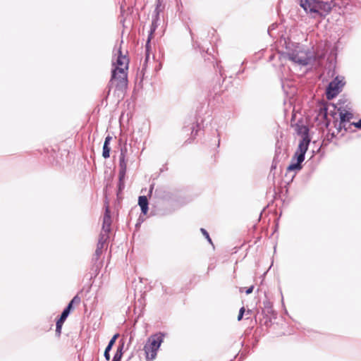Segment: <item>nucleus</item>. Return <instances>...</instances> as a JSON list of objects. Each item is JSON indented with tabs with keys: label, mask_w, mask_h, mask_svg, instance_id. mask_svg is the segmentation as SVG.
<instances>
[{
	"label": "nucleus",
	"mask_w": 361,
	"mask_h": 361,
	"mask_svg": "<svg viewBox=\"0 0 361 361\" xmlns=\"http://www.w3.org/2000/svg\"><path fill=\"white\" fill-rule=\"evenodd\" d=\"M129 60L126 55L123 54L121 48L114 50L112 59V74L110 80V90L123 92L128 85V73Z\"/></svg>",
	"instance_id": "1"
},
{
	"label": "nucleus",
	"mask_w": 361,
	"mask_h": 361,
	"mask_svg": "<svg viewBox=\"0 0 361 361\" xmlns=\"http://www.w3.org/2000/svg\"><path fill=\"white\" fill-rule=\"evenodd\" d=\"M286 54L290 61L301 66H307L315 59L310 51H306L298 44L295 46L294 49L289 50Z\"/></svg>",
	"instance_id": "2"
},
{
	"label": "nucleus",
	"mask_w": 361,
	"mask_h": 361,
	"mask_svg": "<svg viewBox=\"0 0 361 361\" xmlns=\"http://www.w3.org/2000/svg\"><path fill=\"white\" fill-rule=\"evenodd\" d=\"M164 334L159 332L150 336L143 348L147 361H153L157 357V352L164 341Z\"/></svg>",
	"instance_id": "3"
},
{
	"label": "nucleus",
	"mask_w": 361,
	"mask_h": 361,
	"mask_svg": "<svg viewBox=\"0 0 361 361\" xmlns=\"http://www.w3.org/2000/svg\"><path fill=\"white\" fill-rule=\"evenodd\" d=\"M310 142V139L309 138L307 134L304 135L302 140L299 142L298 147L293 159V160L296 159V162L290 164L288 166L287 171H299L302 169L301 163L305 159V155L308 149Z\"/></svg>",
	"instance_id": "4"
},
{
	"label": "nucleus",
	"mask_w": 361,
	"mask_h": 361,
	"mask_svg": "<svg viewBox=\"0 0 361 361\" xmlns=\"http://www.w3.org/2000/svg\"><path fill=\"white\" fill-rule=\"evenodd\" d=\"M111 224V219L110 216V211L109 206L106 205L105 207V213L103 217L102 229L99 235L97 248H99L101 250L104 248V245L109 238V233L110 231Z\"/></svg>",
	"instance_id": "5"
},
{
	"label": "nucleus",
	"mask_w": 361,
	"mask_h": 361,
	"mask_svg": "<svg viewBox=\"0 0 361 361\" xmlns=\"http://www.w3.org/2000/svg\"><path fill=\"white\" fill-rule=\"evenodd\" d=\"M343 85V78L336 77L332 80L326 89V94L327 99H331L335 97L340 92Z\"/></svg>",
	"instance_id": "6"
},
{
	"label": "nucleus",
	"mask_w": 361,
	"mask_h": 361,
	"mask_svg": "<svg viewBox=\"0 0 361 361\" xmlns=\"http://www.w3.org/2000/svg\"><path fill=\"white\" fill-rule=\"evenodd\" d=\"M331 10V5L328 1H317L314 17L316 16H325Z\"/></svg>",
	"instance_id": "7"
},
{
	"label": "nucleus",
	"mask_w": 361,
	"mask_h": 361,
	"mask_svg": "<svg viewBox=\"0 0 361 361\" xmlns=\"http://www.w3.org/2000/svg\"><path fill=\"white\" fill-rule=\"evenodd\" d=\"M317 0H300V6L304 11L314 17Z\"/></svg>",
	"instance_id": "8"
},
{
	"label": "nucleus",
	"mask_w": 361,
	"mask_h": 361,
	"mask_svg": "<svg viewBox=\"0 0 361 361\" xmlns=\"http://www.w3.org/2000/svg\"><path fill=\"white\" fill-rule=\"evenodd\" d=\"M158 16H159V13H157L155 17L152 20L149 35V37H148V39H147V44H146V57H145V63L147 62V61L149 59V42H150V39H151V37H152V35L153 32L155 31V30L157 27Z\"/></svg>",
	"instance_id": "9"
},
{
	"label": "nucleus",
	"mask_w": 361,
	"mask_h": 361,
	"mask_svg": "<svg viewBox=\"0 0 361 361\" xmlns=\"http://www.w3.org/2000/svg\"><path fill=\"white\" fill-rule=\"evenodd\" d=\"M71 309V304H68L67 307L61 313V317L56 322V331L58 334H61L62 325H63V322H65V320L66 319V318L68 317V316L70 313Z\"/></svg>",
	"instance_id": "10"
},
{
	"label": "nucleus",
	"mask_w": 361,
	"mask_h": 361,
	"mask_svg": "<svg viewBox=\"0 0 361 361\" xmlns=\"http://www.w3.org/2000/svg\"><path fill=\"white\" fill-rule=\"evenodd\" d=\"M138 204L141 208L142 213L146 214L148 212V200L146 196H140Z\"/></svg>",
	"instance_id": "11"
},
{
	"label": "nucleus",
	"mask_w": 361,
	"mask_h": 361,
	"mask_svg": "<svg viewBox=\"0 0 361 361\" xmlns=\"http://www.w3.org/2000/svg\"><path fill=\"white\" fill-rule=\"evenodd\" d=\"M118 337V334H115L112 338L109 341V344L107 345L106 349H105V351H104V357L106 360H110V354H109V352L110 350H111L112 348V346L114 345V344L116 342V338Z\"/></svg>",
	"instance_id": "12"
},
{
	"label": "nucleus",
	"mask_w": 361,
	"mask_h": 361,
	"mask_svg": "<svg viewBox=\"0 0 361 361\" xmlns=\"http://www.w3.org/2000/svg\"><path fill=\"white\" fill-rule=\"evenodd\" d=\"M353 118V114L348 111L340 113L341 124H344L345 122H348Z\"/></svg>",
	"instance_id": "13"
},
{
	"label": "nucleus",
	"mask_w": 361,
	"mask_h": 361,
	"mask_svg": "<svg viewBox=\"0 0 361 361\" xmlns=\"http://www.w3.org/2000/svg\"><path fill=\"white\" fill-rule=\"evenodd\" d=\"M123 343L118 348L116 353L114 355V359L120 360H121L123 355Z\"/></svg>",
	"instance_id": "14"
},
{
	"label": "nucleus",
	"mask_w": 361,
	"mask_h": 361,
	"mask_svg": "<svg viewBox=\"0 0 361 361\" xmlns=\"http://www.w3.org/2000/svg\"><path fill=\"white\" fill-rule=\"evenodd\" d=\"M119 165H120L121 170L126 171L127 164L125 161V155L123 152H121V153L120 164Z\"/></svg>",
	"instance_id": "15"
},
{
	"label": "nucleus",
	"mask_w": 361,
	"mask_h": 361,
	"mask_svg": "<svg viewBox=\"0 0 361 361\" xmlns=\"http://www.w3.org/2000/svg\"><path fill=\"white\" fill-rule=\"evenodd\" d=\"M110 147L109 145H104L103 146V152L102 156L104 158L106 159L109 157Z\"/></svg>",
	"instance_id": "16"
},
{
	"label": "nucleus",
	"mask_w": 361,
	"mask_h": 361,
	"mask_svg": "<svg viewBox=\"0 0 361 361\" xmlns=\"http://www.w3.org/2000/svg\"><path fill=\"white\" fill-rule=\"evenodd\" d=\"M126 171L120 170V172H119V181H120L119 188L120 189H121V188L123 187V183H122V181L125 177Z\"/></svg>",
	"instance_id": "17"
},
{
	"label": "nucleus",
	"mask_w": 361,
	"mask_h": 361,
	"mask_svg": "<svg viewBox=\"0 0 361 361\" xmlns=\"http://www.w3.org/2000/svg\"><path fill=\"white\" fill-rule=\"evenodd\" d=\"M200 231H201V232L202 233V234L204 235V236H205V238L207 239V240H208L210 243H212V240H211V238H210V237H209V233H207V231L205 229H204V228H201V229H200Z\"/></svg>",
	"instance_id": "18"
},
{
	"label": "nucleus",
	"mask_w": 361,
	"mask_h": 361,
	"mask_svg": "<svg viewBox=\"0 0 361 361\" xmlns=\"http://www.w3.org/2000/svg\"><path fill=\"white\" fill-rule=\"evenodd\" d=\"M244 312H245V308L243 307L240 309V311H239V314H238V321H240L243 317V314H244Z\"/></svg>",
	"instance_id": "19"
},
{
	"label": "nucleus",
	"mask_w": 361,
	"mask_h": 361,
	"mask_svg": "<svg viewBox=\"0 0 361 361\" xmlns=\"http://www.w3.org/2000/svg\"><path fill=\"white\" fill-rule=\"evenodd\" d=\"M112 137L110 135L106 137L104 145H109Z\"/></svg>",
	"instance_id": "20"
},
{
	"label": "nucleus",
	"mask_w": 361,
	"mask_h": 361,
	"mask_svg": "<svg viewBox=\"0 0 361 361\" xmlns=\"http://www.w3.org/2000/svg\"><path fill=\"white\" fill-rule=\"evenodd\" d=\"M253 289H254V286H251L250 287H249V288L245 290V293H246L247 295L250 294V293L253 291Z\"/></svg>",
	"instance_id": "21"
},
{
	"label": "nucleus",
	"mask_w": 361,
	"mask_h": 361,
	"mask_svg": "<svg viewBox=\"0 0 361 361\" xmlns=\"http://www.w3.org/2000/svg\"><path fill=\"white\" fill-rule=\"evenodd\" d=\"M76 301L77 302L80 301V299L77 296L74 297L69 304H71V306H72L73 303L76 302Z\"/></svg>",
	"instance_id": "22"
},
{
	"label": "nucleus",
	"mask_w": 361,
	"mask_h": 361,
	"mask_svg": "<svg viewBox=\"0 0 361 361\" xmlns=\"http://www.w3.org/2000/svg\"><path fill=\"white\" fill-rule=\"evenodd\" d=\"M102 250L101 249L99 248H97L96 249V251H95V255L99 257L101 254H102Z\"/></svg>",
	"instance_id": "23"
},
{
	"label": "nucleus",
	"mask_w": 361,
	"mask_h": 361,
	"mask_svg": "<svg viewBox=\"0 0 361 361\" xmlns=\"http://www.w3.org/2000/svg\"><path fill=\"white\" fill-rule=\"evenodd\" d=\"M354 125L358 128H361V118L359 120L358 122L357 123H355Z\"/></svg>",
	"instance_id": "24"
},
{
	"label": "nucleus",
	"mask_w": 361,
	"mask_h": 361,
	"mask_svg": "<svg viewBox=\"0 0 361 361\" xmlns=\"http://www.w3.org/2000/svg\"><path fill=\"white\" fill-rule=\"evenodd\" d=\"M112 361H120V360H116V359L113 358Z\"/></svg>",
	"instance_id": "25"
},
{
	"label": "nucleus",
	"mask_w": 361,
	"mask_h": 361,
	"mask_svg": "<svg viewBox=\"0 0 361 361\" xmlns=\"http://www.w3.org/2000/svg\"><path fill=\"white\" fill-rule=\"evenodd\" d=\"M243 289V288H240V291L242 292Z\"/></svg>",
	"instance_id": "26"
}]
</instances>
